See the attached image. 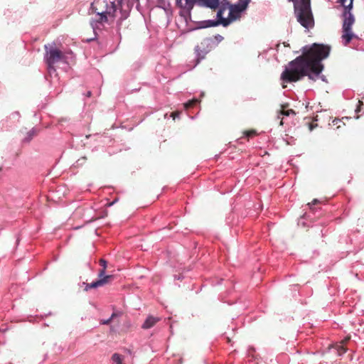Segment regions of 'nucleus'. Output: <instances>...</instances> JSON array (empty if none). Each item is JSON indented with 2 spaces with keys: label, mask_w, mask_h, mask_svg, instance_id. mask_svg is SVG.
Returning a JSON list of instances; mask_svg holds the SVG:
<instances>
[{
  "label": "nucleus",
  "mask_w": 364,
  "mask_h": 364,
  "mask_svg": "<svg viewBox=\"0 0 364 364\" xmlns=\"http://www.w3.org/2000/svg\"><path fill=\"white\" fill-rule=\"evenodd\" d=\"M302 55L296 57L284 67L282 74L303 70L316 67L325 66L323 61L328 58L331 51V46L321 43H314L303 46L301 48Z\"/></svg>",
  "instance_id": "obj_1"
},
{
  "label": "nucleus",
  "mask_w": 364,
  "mask_h": 364,
  "mask_svg": "<svg viewBox=\"0 0 364 364\" xmlns=\"http://www.w3.org/2000/svg\"><path fill=\"white\" fill-rule=\"evenodd\" d=\"M322 199L314 198L307 205L309 208V211L304 213L298 220V225L302 227H308L311 230V233L314 235H321L323 237L326 235L324 227L322 222L315 223V218L321 215V208L316 207V205L322 203Z\"/></svg>",
  "instance_id": "obj_2"
},
{
  "label": "nucleus",
  "mask_w": 364,
  "mask_h": 364,
  "mask_svg": "<svg viewBox=\"0 0 364 364\" xmlns=\"http://www.w3.org/2000/svg\"><path fill=\"white\" fill-rule=\"evenodd\" d=\"M303 69V70L287 73L284 76V74H281L280 80L282 83V87H286L284 85V83L297 82L303 80L305 77H307L309 80L313 82H316L317 80L320 79L322 82L328 83L326 77L322 74L325 66L311 68L309 69H308V67L305 66Z\"/></svg>",
  "instance_id": "obj_3"
},
{
  "label": "nucleus",
  "mask_w": 364,
  "mask_h": 364,
  "mask_svg": "<svg viewBox=\"0 0 364 364\" xmlns=\"http://www.w3.org/2000/svg\"><path fill=\"white\" fill-rule=\"evenodd\" d=\"M294 4V14L299 24L306 30L314 26V18L311 0H288Z\"/></svg>",
  "instance_id": "obj_4"
},
{
  "label": "nucleus",
  "mask_w": 364,
  "mask_h": 364,
  "mask_svg": "<svg viewBox=\"0 0 364 364\" xmlns=\"http://www.w3.org/2000/svg\"><path fill=\"white\" fill-rule=\"evenodd\" d=\"M223 39V36L220 34H215L203 38L200 44L196 45L193 49L195 55L193 68L205 59L207 54L213 50Z\"/></svg>",
  "instance_id": "obj_5"
},
{
  "label": "nucleus",
  "mask_w": 364,
  "mask_h": 364,
  "mask_svg": "<svg viewBox=\"0 0 364 364\" xmlns=\"http://www.w3.org/2000/svg\"><path fill=\"white\" fill-rule=\"evenodd\" d=\"M43 48L45 50L43 60L48 61L49 65L58 62L69 65L68 57L56 47L55 42H53L51 45L45 44Z\"/></svg>",
  "instance_id": "obj_6"
},
{
  "label": "nucleus",
  "mask_w": 364,
  "mask_h": 364,
  "mask_svg": "<svg viewBox=\"0 0 364 364\" xmlns=\"http://www.w3.org/2000/svg\"><path fill=\"white\" fill-rule=\"evenodd\" d=\"M220 23H222V22H220L215 18L198 21L197 22H194L193 27H189L188 28L180 30L179 36L185 37L188 33L193 32L197 30L218 27L220 26Z\"/></svg>",
  "instance_id": "obj_7"
},
{
  "label": "nucleus",
  "mask_w": 364,
  "mask_h": 364,
  "mask_svg": "<svg viewBox=\"0 0 364 364\" xmlns=\"http://www.w3.org/2000/svg\"><path fill=\"white\" fill-rule=\"evenodd\" d=\"M180 3L181 4H178V2L177 1V3H176V6L179 9V16L183 19L185 22V28L193 27L194 26H191L190 25V23H192L194 24V22H196V21H193L192 19L191 16L192 10L195 5L188 1H185L184 3H183V0H180Z\"/></svg>",
  "instance_id": "obj_8"
},
{
  "label": "nucleus",
  "mask_w": 364,
  "mask_h": 364,
  "mask_svg": "<svg viewBox=\"0 0 364 364\" xmlns=\"http://www.w3.org/2000/svg\"><path fill=\"white\" fill-rule=\"evenodd\" d=\"M355 21L342 22L341 42L343 46H348L353 40H360L359 36L353 31V26Z\"/></svg>",
  "instance_id": "obj_9"
},
{
  "label": "nucleus",
  "mask_w": 364,
  "mask_h": 364,
  "mask_svg": "<svg viewBox=\"0 0 364 364\" xmlns=\"http://www.w3.org/2000/svg\"><path fill=\"white\" fill-rule=\"evenodd\" d=\"M228 10V19H224L223 21L225 24L228 26H230L232 22L238 20L241 17L242 14L245 12L236 4H232L230 1Z\"/></svg>",
  "instance_id": "obj_10"
},
{
  "label": "nucleus",
  "mask_w": 364,
  "mask_h": 364,
  "mask_svg": "<svg viewBox=\"0 0 364 364\" xmlns=\"http://www.w3.org/2000/svg\"><path fill=\"white\" fill-rule=\"evenodd\" d=\"M353 1L354 0H349L348 4H345L344 6H341L343 8L341 14L342 22L355 21V17L353 14Z\"/></svg>",
  "instance_id": "obj_11"
},
{
  "label": "nucleus",
  "mask_w": 364,
  "mask_h": 364,
  "mask_svg": "<svg viewBox=\"0 0 364 364\" xmlns=\"http://www.w3.org/2000/svg\"><path fill=\"white\" fill-rule=\"evenodd\" d=\"M97 18H91L90 26L92 31L100 29L99 25H102L104 23L108 21L107 16H109L107 11H102L101 12H96Z\"/></svg>",
  "instance_id": "obj_12"
},
{
  "label": "nucleus",
  "mask_w": 364,
  "mask_h": 364,
  "mask_svg": "<svg viewBox=\"0 0 364 364\" xmlns=\"http://www.w3.org/2000/svg\"><path fill=\"white\" fill-rule=\"evenodd\" d=\"M229 9V1L228 0H223V3L220 4L219 5V6L218 8H216V11H217V13H216V17H215V19L219 21L220 22H222V23H220V26L226 28L228 26V25H226L223 23L224 21V19H228V17H224V13L225 11Z\"/></svg>",
  "instance_id": "obj_13"
},
{
  "label": "nucleus",
  "mask_w": 364,
  "mask_h": 364,
  "mask_svg": "<svg viewBox=\"0 0 364 364\" xmlns=\"http://www.w3.org/2000/svg\"><path fill=\"white\" fill-rule=\"evenodd\" d=\"M113 279V274H107L104 270H99L97 279L100 287L109 284Z\"/></svg>",
  "instance_id": "obj_14"
},
{
  "label": "nucleus",
  "mask_w": 364,
  "mask_h": 364,
  "mask_svg": "<svg viewBox=\"0 0 364 364\" xmlns=\"http://www.w3.org/2000/svg\"><path fill=\"white\" fill-rule=\"evenodd\" d=\"M14 127H16L15 122H12L8 117L0 122V132L10 131Z\"/></svg>",
  "instance_id": "obj_15"
},
{
  "label": "nucleus",
  "mask_w": 364,
  "mask_h": 364,
  "mask_svg": "<svg viewBox=\"0 0 364 364\" xmlns=\"http://www.w3.org/2000/svg\"><path fill=\"white\" fill-rule=\"evenodd\" d=\"M118 7V3L116 4L115 0H109V3L106 2V9L105 11H107L109 16L114 17Z\"/></svg>",
  "instance_id": "obj_16"
},
{
  "label": "nucleus",
  "mask_w": 364,
  "mask_h": 364,
  "mask_svg": "<svg viewBox=\"0 0 364 364\" xmlns=\"http://www.w3.org/2000/svg\"><path fill=\"white\" fill-rule=\"evenodd\" d=\"M159 321V318L149 315L146 317L142 323L141 328L143 329H149L152 328Z\"/></svg>",
  "instance_id": "obj_17"
},
{
  "label": "nucleus",
  "mask_w": 364,
  "mask_h": 364,
  "mask_svg": "<svg viewBox=\"0 0 364 364\" xmlns=\"http://www.w3.org/2000/svg\"><path fill=\"white\" fill-rule=\"evenodd\" d=\"M223 0H205L200 6L215 10Z\"/></svg>",
  "instance_id": "obj_18"
},
{
  "label": "nucleus",
  "mask_w": 364,
  "mask_h": 364,
  "mask_svg": "<svg viewBox=\"0 0 364 364\" xmlns=\"http://www.w3.org/2000/svg\"><path fill=\"white\" fill-rule=\"evenodd\" d=\"M295 114H296V112L292 109H289L287 110H279L277 113V119H281V120L279 122V125L282 126L284 124V122L282 120L283 117H290L291 115H295Z\"/></svg>",
  "instance_id": "obj_19"
},
{
  "label": "nucleus",
  "mask_w": 364,
  "mask_h": 364,
  "mask_svg": "<svg viewBox=\"0 0 364 364\" xmlns=\"http://www.w3.org/2000/svg\"><path fill=\"white\" fill-rule=\"evenodd\" d=\"M158 5L157 6L160 9H162L165 11L166 14L168 15V14H172V9L171 7V4L168 1L166 0H157Z\"/></svg>",
  "instance_id": "obj_20"
},
{
  "label": "nucleus",
  "mask_w": 364,
  "mask_h": 364,
  "mask_svg": "<svg viewBox=\"0 0 364 364\" xmlns=\"http://www.w3.org/2000/svg\"><path fill=\"white\" fill-rule=\"evenodd\" d=\"M79 285L80 287H85L84 288V291H88L89 290H90L92 289H96L100 287L97 279H95L94 281H92V282H90V283H87V282H83L81 284H79Z\"/></svg>",
  "instance_id": "obj_21"
},
{
  "label": "nucleus",
  "mask_w": 364,
  "mask_h": 364,
  "mask_svg": "<svg viewBox=\"0 0 364 364\" xmlns=\"http://www.w3.org/2000/svg\"><path fill=\"white\" fill-rule=\"evenodd\" d=\"M36 134V129L35 127H33L31 130H29L27 133L26 136L22 139V142L27 144L29 143L33 138V136Z\"/></svg>",
  "instance_id": "obj_22"
},
{
  "label": "nucleus",
  "mask_w": 364,
  "mask_h": 364,
  "mask_svg": "<svg viewBox=\"0 0 364 364\" xmlns=\"http://www.w3.org/2000/svg\"><path fill=\"white\" fill-rule=\"evenodd\" d=\"M200 101L198 99L193 97V99L189 100L187 102H186L183 104V106L186 109H188L189 108L198 106L200 104Z\"/></svg>",
  "instance_id": "obj_23"
},
{
  "label": "nucleus",
  "mask_w": 364,
  "mask_h": 364,
  "mask_svg": "<svg viewBox=\"0 0 364 364\" xmlns=\"http://www.w3.org/2000/svg\"><path fill=\"white\" fill-rule=\"evenodd\" d=\"M123 21H120V17H119V18L117 20V22H116V31H117V38L119 39V43H120L121 40H122V35L120 33V30H121V27H122V24ZM119 45V43H118V45L117 46V47L114 50V51H115L118 48Z\"/></svg>",
  "instance_id": "obj_24"
},
{
  "label": "nucleus",
  "mask_w": 364,
  "mask_h": 364,
  "mask_svg": "<svg viewBox=\"0 0 364 364\" xmlns=\"http://www.w3.org/2000/svg\"><path fill=\"white\" fill-rule=\"evenodd\" d=\"M119 6H123L124 9L131 12L134 4L129 0H117Z\"/></svg>",
  "instance_id": "obj_25"
},
{
  "label": "nucleus",
  "mask_w": 364,
  "mask_h": 364,
  "mask_svg": "<svg viewBox=\"0 0 364 364\" xmlns=\"http://www.w3.org/2000/svg\"><path fill=\"white\" fill-rule=\"evenodd\" d=\"M118 9L119 10L120 13V21H124L129 16L130 11L124 9L123 6H119Z\"/></svg>",
  "instance_id": "obj_26"
},
{
  "label": "nucleus",
  "mask_w": 364,
  "mask_h": 364,
  "mask_svg": "<svg viewBox=\"0 0 364 364\" xmlns=\"http://www.w3.org/2000/svg\"><path fill=\"white\" fill-rule=\"evenodd\" d=\"M111 359L113 361V363H114L116 364H124L123 363L124 356L119 353H114V354H112Z\"/></svg>",
  "instance_id": "obj_27"
},
{
  "label": "nucleus",
  "mask_w": 364,
  "mask_h": 364,
  "mask_svg": "<svg viewBox=\"0 0 364 364\" xmlns=\"http://www.w3.org/2000/svg\"><path fill=\"white\" fill-rule=\"evenodd\" d=\"M250 2L251 0H238L235 4L243 11H246Z\"/></svg>",
  "instance_id": "obj_28"
},
{
  "label": "nucleus",
  "mask_w": 364,
  "mask_h": 364,
  "mask_svg": "<svg viewBox=\"0 0 364 364\" xmlns=\"http://www.w3.org/2000/svg\"><path fill=\"white\" fill-rule=\"evenodd\" d=\"M112 139L110 138L109 136H107L106 135H100L98 136V139H97V141L99 142V143H101V144H109V143H111L112 141Z\"/></svg>",
  "instance_id": "obj_29"
},
{
  "label": "nucleus",
  "mask_w": 364,
  "mask_h": 364,
  "mask_svg": "<svg viewBox=\"0 0 364 364\" xmlns=\"http://www.w3.org/2000/svg\"><path fill=\"white\" fill-rule=\"evenodd\" d=\"M9 119L12 121V122H15L16 124H17V122L19 121V119L21 117V114L19 113V112L18 111H15V112H13L10 116L9 117Z\"/></svg>",
  "instance_id": "obj_30"
},
{
  "label": "nucleus",
  "mask_w": 364,
  "mask_h": 364,
  "mask_svg": "<svg viewBox=\"0 0 364 364\" xmlns=\"http://www.w3.org/2000/svg\"><path fill=\"white\" fill-rule=\"evenodd\" d=\"M348 241L350 242H352V238L350 237L348 235H343L340 237L338 242L341 244L345 242V243H346V245H348Z\"/></svg>",
  "instance_id": "obj_31"
},
{
  "label": "nucleus",
  "mask_w": 364,
  "mask_h": 364,
  "mask_svg": "<svg viewBox=\"0 0 364 364\" xmlns=\"http://www.w3.org/2000/svg\"><path fill=\"white\" fill-rule=\"evenodd\" d=\"M363 106H364L363 102L360 100H358L357 105H356V108L355 109V113L358 114L360 112H361L363 109Z\"/></svg>",
  "instance_id": "obj_32"
},
{
  "label": "nucleus",
  "mask_w": 364,
  "mask_h": 364,
  "mask_svg": "<svg viewBox=\"0 0 364 364\" xmlns=\"http://www.w3.org/2000/svg\"><path fill=\"white\" fill-rule=\"evenodd\" d=\"M100 265L102 267V269L100 270H104V272H106L107 268V261L103 258L100 259L99 261Z\"/></svg>",
  "instance_id": "obj_33"
},
{
  "label": "nucleus",
  "mask_w": 364,
  "mask_h": 364,
  "mask_svg": "<svg viewBox=\"0 0 364 364\" xmlns=\"http://www.w3.org/2000/svg\"><path fill=\"white\" fill-rule=\"evenodd\" d=\"M184 1H188L194 5H198L200 6L205 0H184ZM178 4H181L180 0H178Z\"/></svg>",
  "instance_id": "obj_34"
},
{
  "label": "nucleus",
  "mask_w": 364,
  "mask_h": 364,
  "mask_svg": "<svg viewBox=\"0 0 364 364\" xmlns=\"http://www.w3.org/2000/svg\"><path fill=\"white\" fill-rule=\"evenodd\" d=\"M44 62L46 64L47 68H48V72L50 73H55L56 71V69H55V64H52V65H49V63H48V61H44Z\"/></svg>",
  "instance_id": "obj_35"
},
{
  "label": "nucleus",
  "mask_w": 364,
  "mask_h": 364,
  "mask_svg": "<svg viewBox=\"0 0 364 364\" xmlns=\"http://www.w3.org/2000/svg\"><path fill=\"white\" fill-rule=\"evenodd\" d=\"M13 163H7L5 161L2 166L0 167V171H4V169H9L11 168V166L13 165Z\"/></svg>",
  "instance_id": "obj_36"
},
{
  "label": "nucleus",
  "mask_w": 364,
  "mask_h": 364,
  "mask_svg": "<svg viewBox=\"0 0 364 364\" xmlns=\"http://www.w3.org/2000/svg\"><path fill=\"white\" fill-rule=\"evenodd\" d=\"M64 53L68 57V60H74L75 58V55L71 50H69Z\"/></svg>",
  "instance_id": "obj_37"
},
{
  "label": "nucleus",
  "mask_w": 364,
  "mask_h": 364,
  "mask_svg": "<svg viewBox=\"0 0 364 364\" xmlns=\"http://www.w3.org/2000/svg\"><path fill=\"white\" fill-rule=\"evenodd\" d=\"M92 31L94 33V37L90 38H87L86 40V42L90 43L91 41H97L98 40V33L97 32V30L96 31Z\"/></svg>",
  "instance_id": "obj_38"
},
{
  "label": "nucleus",
  "mask_w": 364,
  "mask_h": 364,
  "mask_svg": "<svg viewBox=\"0 0 364 364\" xmlns=\"http://www.w3.org/2000/svg\"><path fill=\"white\" fill-rule=\"evenodd\" d=\"M112 320L111 318L109 317L107 319H102L100 321V323L101 325H108L111 323Z\"/></svg>",
  "instance_id": "obj_39"
},
{
  "label": "nucleus",
  "mask_w": 364,
  "mask_h": 364,
  "mask_svg": "<svg viewBox=\"0 0 364 364\" xmlns=\"http://www.w3.org/2000/svg\"><path fill=\"white\" fill-rule=\"evenodd\" d=\"M120 314H121V312H119V311H118V312L117 311H114V312H112V314H111L109 318L112 321L114 318L119 316Z\"/></svg>",
  "instance_id": "obj_40"
},
{
  "label": "nucleus",
  "mask_w": 364,
  "mask_h": 364,
  "mask_svg": "<svg viewBox=\"0 0 364 364\" xmlns=\"http://www.w3.org/2000/svg\"><path fill=\"white\" fill-rule=\"evenodd\" d=\"M308 127H309V131L312 132L316 127H318V124H314V123H308Z\"/></svg>",
  "instance_id": "obj_41"
},
{
  "label": "nucleus",
  "mask_w": 364,
  "mask_h": 364,
  "mask_svg": "<svg viewBox=\"0 0 364 364\" xmlns=\"http://www.w3.org/2000/svg\"><path fill=\"white\" fill-rule=\"evenodd\" d=\"M255 132V131H245L244 132V137L245 138H249L250 136H251L252 135V134Z\"/></svg>",
  "instance_id": "obj_42"
},
{
  "label": "nucleus",
  "mask_w": 364,
  "mask_h": 364,
  "mask_svg": "<svg viewBox=\"0 0 364 364\" xmlns=\"http://www.w3.org/2000/svg\"><path fill=\"white\" fill-rule=\"evenodd\" d=\"M173 277L175 279H177V280H182L184 278V277L182 274H174Z\"/></svg>",
  "instance_id": "obj_43"
},
{
  "label": "nucleus",
  "mask_w": 364,
  "mask_h": 364,
  "mask_svg": "<svg viewBox=\"0 0 364 364\" xmlns=\"http://www.w3.org/2000/svg\"><path fill=\"white\" fill-rule=\"evenodd\" d=\"M90 10H91L92 12L95 13V14H96V12H98V11H97V8H96V7L95 6V5H94V3H92V4H90Z\"/></svg>",
  "instance_id": "obj_44"
},
{
  "label": "nucleus",
  "mask_w": 364,
  "mask_h": 364,
  "mask_svg": "<svg viewBox=\"0 0 364 364\" xmlns=\"http://www.w3.org/2000/svg\"><path fill=\"white\" fill-rule=\"evenodd\" d=\"M118 201V198H115L114 200H112V202H109V203H107V207H111L115 203H117Z\"/></svg>",
  "instance_id": "obj_45"
},
{
  "label": "nucleus",
  "mask_w": 364,
  "mask_h": 364,
  "mask_svg": "<svg viewBox=\"0 0 364 364\" xmlns=\"http://www.w3.org/2000/svg\"><path fill=\"white\" fill-rule=\"evenodd\" d=\"M347 0H338L337 3L340 4V6H344L345 4H346Z\"/></svg>",
  "instance_id": "obj_46"
},
{
  "label": "nucleus",
  "mask_w": 364,
  "mask_h": 364,
  "mask_svg": "<svg viewBox=\"0 0 364 364\" xmlns=\"http://www.w3.org/2000/svg\"><path fill=\"white\" fill-rule=\"evenodd\" d=\"M55 346L57 348V349L55 350L56 353H60V352H61L63 350V348L60 346H57V344H55Z\"/></svg>",
  "instance_id": "obj_47"
},
{
  "label": "nucleus",
  "mask_w": 364,
  "mask_h": 364,
  "mask_svg": "<svg viewBox=\"0 0 364 364\" xmlns=\"http://www.w3.org/2000/svg\"><path fill=\"white\" fill-rule=\"evenodd\" d=\"M20 240H21V239H20L19 235H16V246L18 245V244L20 242Z\"/></svg>",
  "instance_id": "obj_48"
},
{
  "label": "nucleus",
  "mask_w": 364,
  "mask_h": 364,
  "mask_svg": "<svg viewBox=\"0 0 364 364\" xmlns=\"http://www.w3.org/2000/svg\"><path fill=\"white\" fill-rule=\"evenodd\" d=\"M85 157L78 159L77 161V164H82L85 161Z\"/></svg>",
  "instance_id": "obj_49"
},
{
  "label": "nucleus",
  "mask_w": 364,
  "mask_h": 364,
  "mask_svg": "<svg viewBox=\"0 0 364 364\" xmlns=\"http://www.w3.org/2000/svg\"><path fill=\"white\" fill-rule=\"evenodd\" d=\"M136 9L141 12V6L139 2L136 3Z\"/></svg>",
  "instance_id": "obj_50"
},
{
  "label": "nucleus",
  "mask_w": 364,
  "mask_h": 364,
  "mask_svg": "<svg viewBox=\"0 0 364 364\" xmlns=\"http://www.w3.org/2000/svg\"><path fill=\"white\" fill-rule=\"evenodd\" d=\"M171 116L173 118V119H175L176 117H179V114H176L175 112H173L171 114Z\"/></svg>",
  "instance_id": "obj_51"
},
{
  "label": "nucleus",
  "mask_w": 364,
  "mask_h": 364,
  "mask_svg": "<svg viewBox=\"0 0 364 364\" xmlns=\"http://www.w3.org/2000/svg\"><path fill=\"white\" fill-rule=\"evenodd\" d=\"M354 250H353L352 249L349 248V247H347L346 248V252L347 253H350V252H353Z\"/></svg>",
  "instance_id": "obj_52"
},
{
  "label": "nucleus",
  "mask_w": 364,
  "mask_h": 364,
  "mask_svg": "<svg viewBox=\"0 0 364 364\" xmlns=\"http://www.w3.org/2000/svg\"><path fill=\"white\" fill-rule=\"evenodd\" d=\"M280 46V42H278L276 45H275V48L276 50L278 51L279 50V48Z\"/></svg>",
  "instance_id": "obj_53"
},
{
  "label": "nucleus",
  "mask_w": 364,
  "mask_h": 364,
  "mask_svg": "<svg viewBox=\"0 0 364 364\" xmlns=\"http://www.w3.org/2000/svg\"><path fill=\"white\" fill-rule=\"evenodd\" d=\"M130 2H132L133 4H134L135 3H138L139 2V0H129Z\"/></svg>",
  "instance_id": "obj_54"
},
{
  "label": "nucleus",
  "mask_w": 364,
  "mask_h": 364,
  "mask_svg": "<svg viewBox=\"0 0 364 364\" xmlns=\"http://www.w3.org/2000/svg\"><path fill=\"white\" fill-rule=\"evenodd\" d=\"M126 352H127V353H128V354H129V355H132V350H129V349H126Z\"/></svg>",
  "instance_id": "obj_55"
},
{
  "label": "nucleus",
  "mask_w": 364,
  "mask_h": 364,
  "mask_svg": "<svg viewBox=\"0 0 364 364\" xmlns=\"http://www.w3.org/2000/svg\"><path fill=\"white\" fill-rule=\"evenodd\" d=\"M91 95H92V92H91V91H87V92L86 95H87V97H90V96H91Z\"/></svg>",
  "instance_id": "obj_56"
},
{
  "label": "nucleus",
  "mask_w": 364,
  "mask_h": 364,
  "mask_svg": "<svg viewBox=\"0 0 364 364\" xmlns=\"http://www.w3.org/2000/svg\"><path fill=\"white\" fill-rule=\"evenodd\" d=\"M241 140H242V138H239V139H237L236 140V141H237V143H242Z\"/></svg>",
  "instance_id": "obj_57"
},
{
  "label": "nucleus",
  "mask_w": 364,
  "mask_h": 364,
  "mask_svg": "<svg viewBox=\"0 0 364 364\" xmlns=\"http://www.w3.org/2000/svg\"><path fill=\"white\" fill-rule=\"evenodd\" d=\"M283 44L284 46H289V44L288 43L284 42Z\"/></svg>",
  "instance_id": "obj_58"
},
{
  "label": "nucleus",
  "mask_w": 364,
  "mask_h": 364,
  "mask_svg": "<svg viewBox=\"0 0 364 364\" xmlns=\"http://www.w3.org/2000/svg\"><path fill=\"white\" fill-rule=\"evenodd\" d=\"M203 287V286H201V287H200V289H199V290H198V291H196V294H198V293H199V291L202 290V287Z\"/></svg>",
  "instance_id": "obj_59"
},
{
  "label": "nucleus",
  "mask_w": 364,
  "mask_h": 364,
  "mask_svg": "<svg viewBox=\"0 0 364 364\" xmlns=\"http://www.w3.org/2000/svg\"><path fill=\"white\" fill-rule=\"evenodd\" d=\"M346 350L343 349L342 353H339V355H341L343 353H346Z\"/></svg>",
  "instance_id": "obj_60"
},
{
  "label": "nucleus",
  "mask_w": 364,
  "mask_h": 364,
  "mask_svg": "<svg viewBox=\"0 0 364 364\" xmlns=\"http://www.w3.org/2000/svg\"><path fill=\"white\" fill-rule=\"evenodd\" d=\"M47 357H48V354L46 353L44 355V360H46L47 358Z\"/></svg>",
  "instance_id": "obj_61"
},
{
  "label": "nucleus",
  "mask_w": 364,
  "mask_h": 364,
  "mask_svg": "<svg viewBox=\"0 0 364 364\" xmlns=\"http://www.w3.org/2000/svg\"><path fill=\"white\" fill-rule=\"evenodd\" d=\"M204 95H205V94H204V92H201V93H200V96H201V97H203V96H204Z\"/></svg>",
  "instance_id": "obj_62"
},
{
  "label": "nucleus",
  "mask_w": 364,
  "mask_h": 364,
  "mask_svg": "<svg viewBox=\"0 0 364 364\" xmlns=\"http://www.w3.org/2000/svg\"><path fill=\"white\" fill-rule=\"evenodd\" d=\"M151 0H146L147 3H150Z\"/></svg>",
  "instance_id": "obj_63"
},
{
  "label": "nucleus",
  "mask_w": 364,
  "mask_h": 364,
  "mask_svg": "<svg viewBox=\"0 0 364 364\" xmlns=\"http://www.w3.org/2000/svg\"><path fill=\"white\" fill-rule=\"evenodd\" d=\"M306 107L308 108L309 107V103H307V105H306Z\"/></svg>",
  "instance_id": "obj_64"
}]
</instances>
